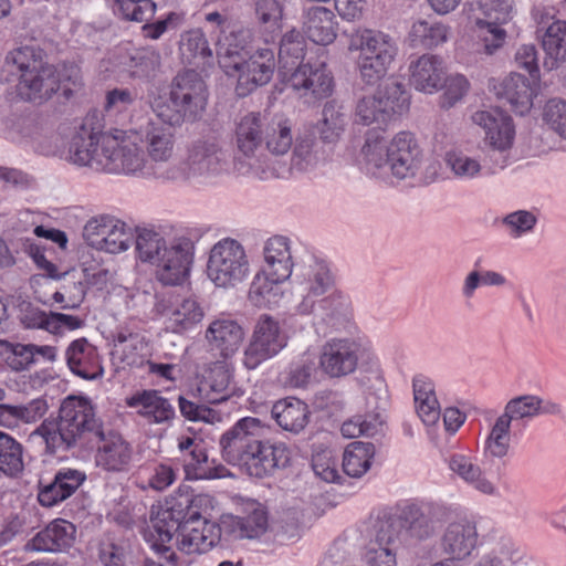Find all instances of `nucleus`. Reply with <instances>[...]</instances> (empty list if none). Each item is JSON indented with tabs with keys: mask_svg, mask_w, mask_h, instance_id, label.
Listing matches in <instances>:
<instances>
[{
	"mask_svg": "<svg viewBox=\"0 0 566 566\" xmlns=\"http://www.w3.org/2000/svg\"><path fill=\"white\" fill-rule=\"evenodd\" d=\"M102 434H96L98 446L95 463L108 472H123L129 468L133 458V448L123 436L113 430L106 431L102 427Z\"/></svg>",
	"mask_w": 566,
	"mask_h": 566,
	"instance_id": "22",
	"label": "nucleus"
},
{
	"mask_svg": "<svg viewBox=\"0 0 566 566\" xmlns=\"http://www.w3.org/2000/svg\"><path fill=\"white\" fill-rule=\"evenodd\" d=\"M375 455L371 442L355 441L347 446L343 457V470L352 478H360L370 468Z\"/></svg>",
	"mask_w": 566,
	"mask_h": 566,
	"instance_id": "48",
	"label": "nucleus"
},
{
	"mask_svg": "<svg viewBox=\"0 0 566 566\" xmlns=\"http://www.w3.org/2000/svg\"><path fill=\"white\" fill-rule=\"evenodd\" d=\"M206 338L213 349L224 358L232 356L244 338L243 328L232 319H216L207 332Z\"/></svg>",
	"mask_w": 566,
	"mask_h": 566,
	"instance_id": "38",
	"label": "nucleus"
},
{
	"mask_svg": "<svg viewBox=\"0 0 566 566\" xmlns=\"http://www.w3.org/2000/svg\"><path fill=\"white\" fill-rule=\"evenodd\" d=\"M495 95L505 99L518 115L528 113L533 106L534 91L528 78L521 74H511L493 85Z\"/></svg>",
	"mask_w": 566,
	"mask_h": 566,
	"instance_id": "34",
	"label": "nucleus"
},
{
	"mask_svg": "<svg viewBox=\"0 0 566 566\" xmlns=\"http://www.w3.org/2000/svg\"><path fill=\"white\" fill-rule=\"evenodd\" d=\"M292 120L283 115L265 116L263 149L273 156L286 155L294 143Z\"/></svg>",
	"mask_w": 566,
	"mask_h": 566,
	"instance_id": "35",
	"label": "nucleus"
},
{
	"mask_svg": "<svg viewBox=\"0 0 566 566\" xmlns=\"http://www.w3.org/2000/svg\"><path fill=\"white\" fill-rule=\"evenodd\" d=\"M538 408V396L522 395L509 400L504 407V412L501 416L512 423L513 420L532 419L537 417Z\"/></svg>",
	"mask_w": 566,
	"mask_h": 566,
	"instance_id": "57",
	"label": "nucleus"
},
{
	"mask_svg": "<svg viewBox=\"0 0 566 566\" xmlns=\"http://www.w3.org/2000/svg\"><path fill=\"white\" fill-rule=\"evenodd\" d=\"M48 411L45 399H33L27 405L0 406V423L11 424L12 420H22L25 423H33L40 420Z\"/></svg>",
	"mask_w": 566,
	"mask_h": 566,
	"instance_id": "50",
	"label": "nucleus"
},
{
	"mask_svg": "<svg viewBox=\"0 0 566 566\" xmlns=\"http://www.w3.org/2000/svg\"><path fill=\"white\" fill-rule=\"evenodd\" d=\"M478 532L475 525L465 520L449 523L441 537L442 552L452 560H463L476 547Z\"/></svg>",
	"mask_w": 566,
	"mask_h": 566,
	"instance_id": "27",
	"label": "nucleus"
},
{
	"mask_svg": "<svg viewBox=\"0 0 566 566\" xmlns=\"http://www.w3.org/2000/svg\"><path fill=\"white\" fill-rule=\"evenodd\" d=\"M65 359L71 371L83 379L95 380L103 377L104 368L97 348L84 337L67 346Z\"/></svg>",
	"mask_w": 566,
	"mask_h": 566,
	"instance_id": "26",
	"label": "nucleus"
},
{
	"mask_svg": "<svg viewBox=\"0 0 566 566\" xmlns=\"http://www.w3.org/2000/svg\"><path fill=\"white\" fill-rule=\"evenodd\" d=\"M304 49L305 41L300 32L292 30L283 35L279 49V71L283 78L302 64Z\"/></svg>",
	"mask_w": 566,
	"mask_h": 566,
	"instance_id": "47",
	"label": "nucleus"
},
{
	"mask_svg": "<svg viewBox=\"0 0 566 566\" xmlns=\"http://www.w3.org/2000/svg\"><path fill=\"white\" fill-rule=\"evenodd\" d=\"M511 423L502 416L497 417L485 441V452L493 458H503L510 449Z\"/></svg>",
	"mask_w": 566,
	"mask_h": 566,
	"instance_id": "54",
	"label": "nucleus"
},
{
	"mask_svg": "<svg viewBox=\"0 0 566 566\" xmlns=\"http://www.w3.org/2000/svg\"><path fill=\"white\" fill-rule=\"evenodd\" d=\"M413 396L416 411L426 426H432L440 418V405L438 402L434 386L423 378L413 379Z\"/></svg>",
	"mask_w": 566,
	"mask_h": 566,
	"instance_id": "46",
	"label": "nucleus"
},
{
	"mask_svg": "<svg viewBox=\"0 0 566 566\" xmlns=\"http://www.w3.org/2000/svg\"><path fill=\"white\" fill-rule=\"evenodd\" d=\"M155 10L156 4L151 0H115V11L130 21H146Z\"/></svg>",
	"mask_w": 566,
	"mask_h": 566,
	"instance_id": "60",
	"label": "nucleus"
},
{
	"mask_svg": "<svg viewBox=\"0 0 566 566\" xmlns=\"http://www.w3.org/2000/svg\"><path fill=\"white\" fill-rule=\"evenodd\" d=\"M450 28L433 19H420L412 23L409 40L412 46L437 48L448 41Z\"/></svg>",
	"mask_w": 566,
	"mask_h": 566,
	"instance_id": "45",
	"label": "nucleus"
},
{
	"mask_svg": "<svg viewBox=\"0 0 566 566\" xmlns=\"http://www.w3.org/2000/svg\"><path fill=\"white\" fill-rule=\"evenodd\" d=\"M179 51L182 60L187 63L212 55L208 41L200 29L188 30L180 35Z\"/></svg>",
	"mask_w": 566,
	"mask_h": 566,
	"instance_id": "52",
	"label": "nucleus"
},
{
	"mask_svg": "<svg viewBox=\"0 0 566 566\" xmlns=\"http://www.w3.org/2000/svg\"><path fill=\"white\" fill-rule=\"evenodd\" d=\"M109 231L107 232V238L103 243V248L99 251H105L107 253H119L126 251L134 239L130 229L126 227V224L118 220L114 219V222L108 224Z\"/></svg>",
	"mask_w": 566,
	"mask_h": 566,
	"instance_id": "59",
	"label": "nucleus"
},
{
	"mask_svg": "<svg viewBox=\"0 0 566 566\" xmlns=\"http://www.w3.org/2000/svg\"><path fill=\"white\" fill-rule=\"evenodd\" d=\"M85 474L75 469L60 470L52 482L44 485L38 499L42 506L51 507L71 496L84 482Z\"/></svg>",
	"mask_w": 566,
	"mask_h": 566,
	"instance_id": "36",
	"label": "nucleus"
},
{
	"mask_svg": "<svg viewBox=\"0 0 566 566\" xmlns=\"http://www.w3.org/2000/svg\"><path fill=\"white\" fill-rule=\"evenodd\" d=\"M469 20L474 23V33L486 54H493L506 41L503 28L513 19V0H472L465 3Z\"/></svg>",
	"mask_w": 566,
	"mask_h": 566,
	"instance_id": "11",
	"label": "nucleus"
},
{
	"mask_svg": "<svg viewBox=\"0 0 566 566\" xmlns=\"http://www.w3.org/2000/svg\"><path fill=\"white\" fill-rule=\"evenodd\" d=\"M182 463L187 480H211L226 476L228 470L210 461L203 443L182 452L177 458Z\"/></svg>",
	"mask_w": 566,
	"mask_h": 566,
	"instance_id": "37",
	"label": "nucleus"
},
{
	"mask_svg": "<svg viewBox=\"0 0 566 566\" xmlns=\"http://www.w3.org/2000/svg\"><path fill=\"white\" fill-rule=\"evenodd\" d=\"M447 516L448 510L438 504L410 505L403 512V520L410 536L418 539L432 537Z\"/></svg>",
	"mask_w": 566,
	"mask_h": 566,
	"instance_id": "30",
	"label": "nucleus"
},
{
	"mask_svg": "<svg viewBox=\"0 0 566 566\" xmlns=\"http://www.w3.org/2000/svg\"><path fill=\"white\" fill-rule=\"evenodd\" d=\"M140 144L148 159V175L167 181H179L182 172L175 161L176 138L172 130L161 124L149 123L140 135Z\"/></svg>",
	"mask_w": 566,
	"mask_h": 566,
	"instance_id": "14",
	"label": "nucleus"
},
{
	"mask_svg": "<svg viewBox=\"0 0 566 566\" xmlns=\"http://www.w3.org/2000/svg\"><path fill=\"white\" fill-rule=\"evenodd\" d=\"M205 317V311L193 296L185 297L167 314V327L174 333L192 329Z\"/></svg>",
	"mask_w": 566,
	"mask_h": 566,
	"instance_id": "44",
	"label": "nucleus"
},
{
	"mask_svg": "<svg viewBox=\"0 0 566 566\" xmlns=\"http://www.w3.org/2000/svg\"><path fill=\"white\" fill-rule=\"evenodd\" d=\"M4 65L17 75V91L24 101L42 103L61 86L59 70L44 60L41 49L29 45L14 49L7 54Z\"/></svg>",
	"mask_w": 566,
	"mask_h": 566,
	"instance_id": "6",
	"label": "nucleus"
},
{
	"mask_svg": "<svg viewBox=\"0 0 566 566\" xmlns=\"http://www.w3.org/2000/svg\"><path fill=\"white\" fill-rule=\"evenodd\" d=\"M230 156L220 135L209 133L193 139L187 149L186 160H179L180 180L211 179L227 174Z\"/></svg>",
	"mask_w": 566,
	"mask_h": 566,
	"instance_id": "12",
	"label": "nucleus"
},
{
	"mask_svg": "<svg viewBox=\"0 0 566 566\" xmlns=\"http://www.w3.org/2000/svg\"><path fill=\"white\" fill-rule=\"evenodd\" d=\"M127 405L151 424L170 426L176 417L170 400L157 390L137 392L127 400Z\"/></svg>",
	"mask_w": 566,
	"mask_h": 566,
	"instance_id": "29",
	"label": "nucleus"
},
{
	"mask_svg": "<svg viewBox=\"0 0 566 566\" xmlns=\"http://www.w3.org/2000/svg\"><path fill=\"white\" fill-rule=\"evenodd\" d=\"M348 50L359 52L356 65L360 78L367 84H375L381 80L397 54V46L392 39L373 30L353 33Z\"/></svg>",
	"mask_w": 566,
	"mask_h": 566,
	"instance_id": "10",
	"label": "nucleus"
},
{
	"mask_svg": "<svg viewBox=\"0 0 566 566\" xmlns=\"http://www.w3.org/2000/svg\"><path fill=\"white\" fill-rule=\"evenodd\" d=\"M291 277L298 314L333 318L347 310V297L335 289V274L324 260L312 258L297 264Z\"/></svg>",
	"mask_w": 566,
	"mask_h": 566,
	"instance_id": "3",
	"label": "nucleus"
},
{
	"mask_svg": "<svg viewBox=\"0 0 566 566\" xmlns=\"http://www.w3.org/2000/svg\"><path fill=\"white\" fill-rule=\"evenodd\" d=\"M137 99V93L128 88H114L106 94L105 111L108 115L126 112Z\"/></svg>",
	"mask_w": 566,
	"mask_h": 566,
	"instance_id": "64",
	"label": "nucleus"
},
{
	"mask_svg": "<svg viewBox=\"0 0 566 566\" xmlns=\"http://www.w3.org/2000/svg\"><path fill=\"white\" fill-rule=\"evenodd\" d=\"M349 125V115L345 107L335 101L327 102L321 114V118L315 125L322 144L329 150L343 139Z\"/></svg>",
	"mask_w": 566,
	"mask_h": 566,
	"instance_id": "33",
	"label": "nucleus"
},
{
	"mask_svg": "<svg viewBox=\"0 0 566 566\" xmlns=\"http://www.w3.org/2000/svg\"><path fill=\"white\" fill-rule=\"evenodd\" d=\"M276 423L285 431L301 432L308 423L310 410L305 402L294 397L276 401L271 409Z\"/></svg>",
	"mask_w": 566,
	"mask_h": 566,
	"instance_id": "41",
	"label": "nucleus"
},
{
	"mask_svg": "<svg viewBox=\"0 0 566 566\" xmlns=\"http://www.w3.org/2000/svg\"><path fill=\"white\" fill-rule=\"evenodd\" d=\"M534 19L546 53L544 66L549 71L557 69L566 61V21L554 20V17L539 9L534 11Z\"/></svg>",
	"mask_w": 566,
	"mask_h": 566,
	"instance_id": "21",
	"label": "nucleus"
},
{
	"mask_svg": "<svg viewBox=\"0 0 566 566\" xmlns=\"http://www.w3.org/2000/svg\"><path fill=\"white\" fill-rule=\"evenodd\" d=\"M2 353L7 355V364L17 371L28 369L32 364L35 363L33 359L32 344H20V343H0Z\"/></svg>",
	"mask_w": 566,
	"mask_h": 566,
	"instance_id": "58",
	"label": "nucleus"
},
{
	"mask_svg": "<svg viewBox=\"0 0 566 566\" xmlns=\"http://www.w3.org/2000/svg\"><path fill=\"white\" fill-rule=\"evenodd\" d=\"M136 130L114 129L101 135L103 148L99 166L102 171L125 175H148V159Z\"/></svg>",
	"mask_w": 566,
	"mask_h": 566,
	"instance_id": "8",
	"label": "nucleus"
},
{
	"mask_svg": "<svg viewBox=\"0 0 566 566\" xmlns=\"http://www.w3.org/2000/svg\"><path fill=\"white\" fill-rule=\"evenodd\" d=\"M543 120L555 134L566 139V101L549 99L543 109Z\"/></svg>",
	"mask_w": 566,
	"mask_h": 566,
	"instance_id": "61",
	"label": "nucleus"
},
{
	"mask_svg": "<svg viewBox=\"0 0 566 566\" xmlns=\"http://www.w3.org/2000/svg\"><path fill=\"white\" fill-rule=\"evenodd\" d=\"M384 420L380 413L357 415L346 420L340 428L345 438L375 437L382 431Z\"/></svg>",
	"mask_w": 566,
	"mask_h": 566,
	"instance_id": "51",
	"label": "nucleus"
},
{
	"mask_svg": "<svg viewBox=\"0 0 566 566\" xmlns=\"http://www.w3.org/2000/svg\"><path fill=\"white\" fill-rule=\"evenodd\" d=\"M444 163L453 178L461 182H470L482 177L483 166L480 159L461 150L448 151Z\"/></svg>",
	"mask_w": 566,
	"mask_h": 566,
	"instance_id": "49",
	"label": "nucleus"
},
{
	"mask_svg": "<svg viewBox=\"0 0 566 566\" xmlns=\"http://www.w3.org/2000/svg\"><path fill=\"white\" fill-rule=\"evenodd\" d=\"M75 526L57 518L38 532L24 546L27 552L56 553L70 548L75 539Z\"/></svg>",
	"mask_w": 566,
	"mask_h": 566,
	"instance_id": "28",
	"label": "nucleus"
},
{
	"mask_svg": "<svg viewBox=\"0 0 566 566\" xmlns=\"http://www.w3.org/2000/svg\"><path fill=\"white\" fill-rule=\"evenodd\" d=\"M409 82L417 91L432 94L443 87L447 69L441 56L423 54L409 65Z\"/></svg>",
	"mask_w": 566,
	"mask_h": 566,
	"instance_id": "25",
	"label": "nucleus"
},
{
	"mask_svg": "<svg viewBox=\"0 0 566 566\" xmlns=\"http://www.w3.org/2000/svg\"><path fill=\"white\" fill-rule=\"evenodd\" d=\"M265 115L248 112L238 116L233 123V145L238 159H243L250 167L260 161L263 153Z\"/></svg>",
	"mask_w": 566,
	"mask_h": 566,
	"instance_id": "18",
	"label": "nucleus"
},
{
	"mask_svg": "<svg viewBox=\"0 0 566 566\" xmlns=\"http://www.w3.org/2000/svg\"><path fill=\"white\" fill-rule=\"evenodd\" d=\"M103 133L87 132L82 127L71 142L69 149L70 160L78 166H88L95 170H103L99 166V158L103 148L99 146V138Z\"/></svg>",
	"mask_w": 566,
	"mask_h": 566,
	"instance_id": "40",
	"label": "nucleus"
},
{
	"mask_svg": "<svg viewBox=\"0 0 566 566\" xmlns=\"http://www.w3.org/2000/svg\"><path fill=\"white\" fill-rule=\"evenodd\" d=\"M409 108V96L403 85L390 81L379 86L373 95L360 98L356 106L357 120L363 125H386L395 115Z\"/></svg>",
	"mask_w": 566,
	"mask_h": 566,
	"instance_id": "15",
	"label": "nucleus"
},
{
	"mask_svg": "<svg viewBox=\"0 0 566 566\" xmlns=\"http://www.w3.org/2000/svg\"><path fill=\"white\" fill-rule=\"evenodd\" d=\"M160 62L161 56L159 52L151 49H140L130 56L128 70L133 77L148 78L155 76Z\"/></svg>",
	"mask_w": 566,
	"mask_h": 566,
	"instance_id": "55",
	"label": "nucleus"
},
{
	"mask_svg": "<svg viewBox=\"0 0 566 566\" xmlns=\"http://www.w3.org/2000/svg\"><path fill=\"white\" fill-rule=\"evenodd\" d=\"M195 245L188 238H178L169 242L154 263L156 277L165 285L181 284L189 274L193 261Z\"/></svg>",
	"mask_w": 566,
	"mask_h": 566,
	"instance_id": "19",
	"label": "nucleus"
},
{
	"mask_svg": "<svg viewBox=\"0 0 566 566\" xmlns=\"http://www.w3.org/2000/svg\"><path fill=\"white\" fill-rule=\"evenodd\" d=\"M199 397L207 403H220L231 395V374L221 364H214L203 374L198 384Z\"/></svg>",
	"mask_w": 566,
	"mask_h": 566,
	"instance_id": "39",
	"label": "nucleus"
},
{
	"mask_svg": "<svg viewBox=\"0 0 566 566\" xmlns=\"http://www.w3.org/2000/svg\"><path fill=\"white\" fill-rule=\"evenodd\" d=\"M223 535L232 538L254 539L261 537L269 528L268 513L258 502L245 505L244 516L224 514L221 516Z\"/></svg>",
	"mask_w": 566,
	"mask_h": 566,
	"instance_id": "23",
	"label": "nucleus"
},
{
	"mask_svg": "<svg viewBox=\"0 0 566 566\" xmlns=\"http://www.w3.org/2000/svg\"><path fill=\"white\" fill-rule=\"evenodd\" d=\"M168 245L169 243L154 230L140 229L137 231L135 247L143 262H149L154 265Z\"/></svg>",
	"mask_w": 566,
	"mask_h": 566,
	"instance_id": "53",
	"label": "nucleus"
},
{
	"mask_svg": "<svg viewBox=\"0 0 566 566\" xmlns=\"http://www.w3.org/2000/svg\"><path fill=\"white\" fill-rule=\"evenodd\" d=\"M264 273L272 282L282 283L293 274V261L289 239L281 235L270 238L263 249Z\"/></svg>",
	"mask_w": 566,
	"mask_h": 566,
	"instance_id": "32",
	"label": "nucleus"
},
{
	"mask_svg": "<svg viewBox=\"0 0 566 566\" xmlns=\"http://www.w3.org/2000/svg\"><path fill=\"white\" fill-rule=\"evenodd\" d=\"M260 419L244 417L220 437L222 458L242 467L251 476L263 478L289 465L291 451L284 442L262 439Z\"/></svg>",
	"mask_w": 566,
	"mask_h": 566,
	"instance_id": "2",
	"label": "nucleus"
},
{
	"mask_svg": "<svg viewBox=\"0 0 566 566\" xmlns=\"http://www.w3.org/2000/svg\"><path fill=\"white\" fill-rule=\"evenodd\" d=\"M248 274V255L239 241L226 238L212 247L207 263V275L217 286H235Z\"/></svg>",
	"mask_w": 566,
	"mask_h": 566,
	"instance_id": "16",
	"label": "nucleus"
},
{
	"mask_svg": "<svg viewBox=\"0 0 566 566\" xmlns=\"http://www.w3.org/2000/svg\"><path fill=\"white\" fill-rule=\"evenodd\" d=\"M359 345L348 338H334L324 344L319 364L331 377L352 374L358 363Z\"/></svg>",
	"mask_w": 566,
	"mask_h": 566,
	"instance_id": "24",
	"label": "nucleus"
},
{
	"mask_svg": "<svg viewBox=\"0 0 566 566\" xmlns=\"http://www.w3.org/2000/svg\"><path fill=\"white\" fill-rule=\"evenodd\" d=\"M361 154L367 170L379 178L389 174L398 179L415 177L423 161L422 149L410 132H399L389 143L378 132H369Z\"/></svg>",
	"mask_w": 566,
	"mask_h": 566,
	"instance_id": "4",
	"label": "nucleus"
},
{
	"mask_svg": "<svg viewBox=\"0 0 566 566\" xmlns=\"http://www.w3.org/2000/svg\"><path fill=\"white\" fill-rule=\"evenodd\" d=\"M287 345V336L277 318L262 314L258 317L249 343L243 352L242 364L253 370L277 356Z\"/></svg>",
	"mask_w": 566,
	"mask_h": 566,
	"instance_id": "17",
	"label": "nucleus"
},
{
	"mask_svg": "<svg viewBox=\"0 0 566 566\" xmlns=\"http://www.w3.org/2000/svg\"><path fill=\"white\" fill-rule=\"evenodd\" d=\"M207 101V85L201 75L187 70L174 78L169 98L155 103L153 109L164 123L179 126L199 118L206 109Z\"/></svg>",
	"mask_w": 566,
	"mask_h": 566,
	"instance_id": "7",
	"label": "nucleus"
},
{
	"mask_svg": "<svg viewBox=\"0 0 566 566\" xmlns=\"http://www.w3.org/2000/svg\"><path fill=\"white\" fill-rule=\"evenodd\" d=\"M284 81L302 97L324 98L333 91V77L324 62L301 64Z\"/></svg>",
	"mask_w": 566,
	"mask_h": 566,
	"instance_id": "20",
	"label": "nucleus"
},
{
	"mask_svg": "<svg viewBox=\"0 0 566 566\" xmlns=\"http://www.w3.org/2000/svg\"><path fill=\"white\" fill-rule=\"evenodd\" d=\"M472 120L484 130L488 158L492 166L504 169L511 165L515 140V127L511 116L499 108H491L476 111Z\"/></svg>",
	"mask_w": 566,
	"mask_h": 566,
	"instance_id": "13",
	"label": "nucleus"
},
{
	"mask_svg": "<svg viewBox=\"0 0 566 566\" xmlns=\"http://www.w3.org/2000/svg\"><path fill=\"white\" fill-rule=\"evenodd\" d=\"M336 19L325 7H312L304 17V32L316 44L327 45L336 39Z\"/></svg>",
	"mask_w": 566,
	"mask_h": 566,
	"instance_id": "42",
	"label": "nucleus"
},
{
	"mask_svg": "<svg viewBox=\"0 0 566 566\" xmlns=\"http://www.w3.org/2000/svg\"><path fill=\"white\" fill-rule=\"evenodd\" d=\"M103 422L95 417L92 403L82 397L63 400L57 419L44 420L32 436H40L50 452L75 447L85 434H102Z\"/></svg>",
	"mask_w": 566,
	"mask_h": 566,
	"instance_id": "5",
	"label": "nucleus"
},
{
	"mask_svg": "<svg viewBox=\"0 0 566 566\" xmlns=\"http://www.w3.org/2000/svg\"><path fill=\"white\" fill-rule=\"evenodd\" d=\"M115 347L122 353V360L127 365H136L145 355L147 342L138 333H118Z\"/></svg>",
	"mask_w": 566,
	"mask_h": 566,
	"instance_id": "56",
	"label": "nucleus"
},
{
	"mask_svg": "<svg viewBox=\"0 0 566 566\" xmlns=\"http://www.w3.org/2000/svg\"><path fill=\"white\" fill-rule=\"evenodd\" d=\"M449 470L463 483L484 495H496V485L486 476L474 457L454 453L448 459Z\"/></svg>",
	"mask_w": 566,
	"mask_h": 566,
	"instance_id": "31",
	"label": "nucleus"
},
{
	"mask_svg": "<svg viewBox=\"0 0 566 566\" xmlns=\"http://www.w3.org/2000/svg\"><path fill=\"white\" fill-rule=\"evenodd\" d=\"M213 496L205 493L176 492L159 506L150 511V524L145 531V539L153 549L167 562L175 563L176 554L169 546L176 535L180 552L205 554L214 547L223 535L221 521L211 522L209 517L216 507Z\"/></svg>",
	"mask_w": 566,
	"mask_h": 566,
	"instance_id": "1",
	"label": "nucleus"
},
{
	"mask_svg": "<svg viewBox=\"0 0 566 566\" xmlns=\"http://www.w3.org/2000/svg\"><path fill=\"white\" fill-rule=\"evenodd\" d=\"M292 165L301 171L313 169L325 163L332 150L327 148L314 135L305 133L294 139Z\"/></svg>",
	"mask_w": 566,
	"mask_h": 566,
	"instance_id": "43",
	"label": "nucleus"
},
{
	"mask_svg": "<svg viewBox=\"0 0 566 566\" xmlns=\"http://www.w3.org/2000/svg\"><path fill=\"white\" fill-rule=\"evenodd\" d=\"M184 20L182 13L169 12L165 19L143 25V33L147 39L158 40L166 32L177 31L184 24Z\"/></svg>",
	"mask_w": 566,
	"mask_h": 566,
	"instance_id": "63",
	"label": "nucleus"
},
{
	"mask_svg": "<svg viewBox=\"0 0 566 566\" xmlns=\"http://www.w3.org/2000/svg\"><path fill=\"white\" fill-rule=\"evenodd\" d=\"M114 219V217L101 216L87 221L83 229V238L85 242L92 248L101 250L111 228L108 224H112Z\"/></svg>",
	"mask_w": 566,
	"mask_h": 566,
	"instance_id": "62",
	"label": "nucleus"
},
{
	"mask_svg": "<svg viewBox=\"0 0 566 566\" xmlns=\"http://www.w3.org/2000/svg\"><path fill=\"white\" fill-rule=\"evenodd\" d=\"M238 45L219 40L217 55L219 64L224 69H233L239 73L237 92L245 96L256 87L268 84L275 67L274 53L270 49H260L248 60H242Z\"/></svg>",
	"mask_w": 566,
	"mask_h": 566,
	"instance_id": "9",
	"label": "nucleus"
}]
</instances>
